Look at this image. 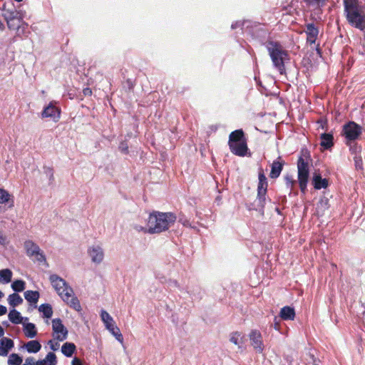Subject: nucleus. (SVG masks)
Here are the masks:
<instances>
[{"label": "nucleus", "mask_w": 365, "mask_h": 365, "mask_svg": "<svg viewBox=\"0 0 365 365\" xmlns=\"http://www.w3.org/2000/svg\"><path fill=\"white\" fill-rule=\"evenodd\" d=\"M176 220L177 216L173 212L153 211L148 217V232L155 234L166 231L174 225Z\"/></svg>", "instance_id": "f257e3e1"}, {"label": "nucleus", "mask_w": 365, "mask_h": 365, "mask_svg": "<svg viewBox=\"0 0 365 365\" xmlns=\"http://www.w3.org/2000/svg\"><path fill=\"white\" fill-rule=\"evenodd\" d=\"M49 279L53 287L65 302L78 312L81 310L79 300L73 295L72 288L68 285L63 279L58 277L57 274H51Z\"/></svg>", "instance_id": "f03ea898"}, {"label": "nucleus", "mask_w": 365, "mask_h": 365, "mask_svg": "<svg viewBox=\"0 0 365 365\" xmlns=\"http://www.w3.org/2000/svg\"><path fill=\"white\" fill-rule=\"evenodd\" d=\"M344 12L348 22L361 31L365 29V15L358 0H344Z\"/></svg>", "instance_id": "7ed1b4c3"}, {"label": "nucleus", "mask_w": 365, "mask_h": 365, "mask_svg": "<svg viewBox=\"0 0 365 365\" xmlns=\"http://www.w3.org/2000/svg\"><path fill=\"white\" fill-rule=\"evenodd\" d=\"M228 146L230 152L239 157L251 156L247 146V138L242 129H237L229 135Z\"/></svg>", "instance_id": "20e7f679"}, {"label": "nucleus", "mask_w": 365, "mask_h": 365, "mask_svg": "<svg viewBox=\"0 0 365 365\" xmlns=\"http://www.w3.org/2000/svg\"><path fill=\"white\" fill-rule=\"evenodd\" d=\"M269 54L272 59L274 66L280 74L286 73L285 63L289 61V56L287 51L278 42L269 41L267 45Z\"/></svg>", "instance_id": "39448f33"}, {"label": "nucleus", "mask_w": 365, "mask_h": 365, "mask_svg": "<svg viewBox=\"0 0 365 365\" xmlns=\"http://www.w3.org/2000/svg\"><path fill=\"white\" fill-rule=\"evenodd\" d=\"M304 158H309V153L306 150L302 152V155L297 160V178L300 190L302 193L307 191V185L309 176V162Z\"/></svg>", "instance_id": "423d86ee"}, {"label": "nucleus", "mask_w": 365, "mask_h": 365, "mask_svg": "<svg viewBox=\"0 0 365 365\" xmlns=\"http://www.w3.org/2000/svg\"><path fill=\"white\" fill-rule=\"evenodd\" d=\"M24 250L26 255L33 262L38 263V264H45L46 267L48 266L43 251L33 241L27 240L24 242Z\"/></svg>", "instance_id": "0eeeda50"}, {"label": "nucleus", "mask_w": 365, "mask_h": 365, "mask_svg": "<svg viewBox=\"0 0 365 365\" xmlns=\"http://www.w3.org/2000/svg\"><path fill=\"white\" fill-rule=\"evenodd\" d=\"M363 128L354 121H349L342 127V135L344 136L345 143L355 142L362 134Z\"/></svg>", "instance_id": "6e6552de"}, {"label": "nucleus", "mask_w": 365, "mask_h": 365, "mask_svg": "<svg viewBox=\"0 0 365 365\" xmlns=\"http://www.w3.org/2000/svg\"><path fill=\"white\" fill-rule=\"evenodd\" d=\"M4 16L11 30L18 31L23 25V14L21 11L8 10L4 13Z\"/></svg>", "instance_id": "1a4fd4ad"}, {"label": "nucleus", "mask_w": 365, "mask_h": 365, "mask_svg": "<svg viewBox=\"0 0 365 365\" xmlns=\"http://www.w3.org/2000/svg\"><path fill=\"white\" fill-rule=\"evenodd\" d=\"M258 179L259 182L257 185V200L259 201V205L264 208L266 200V195L267 192L268 183L262 168L259 169Z\"/></svg>", "instance_id": "9d476101"}, {"label": "nucleus", "mask_w": 365, "mask_h": 365, "mask_svg": "<svg viewBox=\"0 0 365 365\" xmlns=\"http://www.w3.org/2000/svg\"><path fill=\"white\" fill-rule=\"evenodd\" d=\"M53 336L58 341H63L68 336V330L59 318L52 320Z\"/></svg>", "instance_id": "9b49d317"}, {"label": "nucleus", "mask_w": 365, "mask_h": 365, "mask_svg": "<svg viewBox=\"0 0 365 365\" xmlns=\"http://www.w3.org/2000/svg\"><path fill=\"white\" fill-rule=\"evenodd\" d=\"M249 336L251 345L253 346L255 350L258 353H262L264 350V344L261 333L256 329L252 330Z\"/></svg>", "instance_id": "f8f14e48"}, {"label": "nucleus", "mask_w": 365, "mask_h": 365, "mask_svg": "<svg viewBox=\"0 0 365 365\" xmlns=\"http://www.w3.org/2000/svg\"><path fill=\"white\" fill-rule=\"evenodd\" d=\"M61 115V110L55 106L53 103H50L42 111V118H52L55 122H57Z\"/></svg>", "instance_id": "ddd939ff"}, {"label": "nucleus", "mask_w": 365, "mask_h": 365, "mask_svg": "<svg viewBox=\"0 0 365 365\" xmlns=\"http://www.w3.org/2000/svg\"><path fill=\"white\" fill-rule=\"evenodd\" d=\"M306 29L304 32L307 35V42L310 45L315 43L318 35H319V28L314 25L313 23L306 24Z\"/></svg>", "instance_id": "4468645a"}, {"label": "nucleus", "mask_w": 365, "mask_h": 365, "mask_svg": "<svg viewBox=\"0 0 365 365\" xmlns=\"http://www.w3.org/2000/svg\"><path fill=\"white\" fill-rule=\"evenodd\" d=\"M88 253L91 258L92 262L99 264L104 258V252L99 245L93 246L88 250Z\"/></svg>", "instance_id": "2eb2a0df"}, {"label": "nucleus", "mask_w": 365, "mask_h": 365, "mask_svg": "<svg viewBox=\"0 0 365 365\" xmlns=\"http://www.w3.org/2000/svg\"><path fill=\"white\" fill-rule=\"evenodd\" d=\"M284 165V161L280 157L277 160H274L271 165L269 177L272 179L277 178L281 174Z\"/></svg>", "instance_id": "dca6fc26"}, {"label": "nucleus", "mask_w": 365, "mask_h": 365, "mask_svg": "<svg viewBox=\"0 0 365 365\" xmlns=\"http://www.w3.org/2000/svg\"><path fill=\"white\" fill-rule=\"evenodd\" d=\"M320 145L325 150H329L334 146V136L331 133H322L320 135Z\"/></svg>", "instance_id": "f3484780"}, {"label": "nucleus", "mask_w": 365, "mask_h": 365, "mask_svg": "<svg viewBox=\"0 0 365 365\" xmlns=\"http://www.w3.org/2000/svg\"><path fill=\"white\" fill-rule=\"evenodd\" d=\"M29 320L24 317V336L28 338H34L37 334L36 326L33 323L26 322Z\"/></svg>", "instance_id": "a211bd4d"}, {"label": "nucleus", "mask_w": 365, "mask_h": 365, "mask_svg": "<svg viewBox=\"0 0 365 365\" xmlns=\"http://www.w3.org/2000/svg\"><path fill=\"white\" fill-rule=\"evenodd\" d=\"M279 317L283 320H293L295 317L294 309L289 306L282 307L279 312Z\"/></svg>", "instance_id": "6ab92c4d"}, {"label": "nucleus", "mask_w": 365, "mask_h": 365, "mask_svg": "<svg viewBox=\"0 0 365 365\" xmlns=\"http://www.w3.org/2000/svg\"><path fill=\"white\" fill-rule=\"evenodd\" d=\"M314 187L316 190L327 188L329 185L328 180L322 178L320 175H315L312 180Z\"/></svg>", "instance_id": "aec40b11"}, {"label": "nucleus", "mask_w": 365, "mask_h": 365, "mask_svg": "<svg viewBox=\"0 0 365 365\" xmlns=\"http://www.w3.org/2000/svg\"><path fill=\"white\" fill-rule=\"evenodd\" d=\"M24 298L31 303V306L36 308L39 299V293L37 291H26L24 292Z\"/></svg>", "instance_id": "412c9836"}, {"label": "nucleus", "mask_w": 365, "mask_h": 365, "mask_svg": "<svg viewBox=\"0 0 365 365\" xmlns=\"http://www.w3.org/2000/svg\"><path fill=\"white\" fill-rule=\"evenodd\" d=\"M41 348V345L37 340H31L27 343H24V349H26L29 353H37L40 351Z\"/></svg>", "instance_id": "4be33fe9"}, {"label": "nucleus", "mask_w": 365, "mask_h": 365, "mask_svg": "<svg viewBox=\"0 0 365 365\" xmlns=\"http://www.w3.org/2000/svg\"><path fill=\"white\" fill-rule=\"evenodd\" d=\"M76 349V346L73 343L66 342L61 347L62 353L67 357H71Z\"/></svg>", "instance_id": "5701e85b"}, {"label": "nucleus", "mask_w": 365, "mask_h": 365, "mask_svg": "<svg viewBox=\"0 0 365 365\" xmlns=\"http://www.w3.org/2000/svg\"><path fill=\"white\" fill-rule=\"evenodd\" d=\"M12 272L9 269L0 270V284H8L11 281Z\"/></svg>", "instance_id": "b1692460"}, {"label": "nucleus", "mask_w": 365, "mask_h": 365, "mask_svg": "<svg viewBox=\"0 0 365 365\" xmlns=\"http://www.w3.org/2000/svg\"><path fill=\"white\" fill-rule=\"evenodd\" d=\"M327 0H303L306 5L313 9H320L325 6Z\"/></svg>", "instance_id": "393cba45"}, {"label": "nucleus", "mask_w": 365, "mask_h": 365, "mask_svg": "<svg viewBox=\"0 0 365 365\" xmlns=\"http://www.w3.org/2000/svg\"><path fill=\"white\" fill-rule=\"evenodd\" d=\"M101 317L102 321L104 322L106 327L110 329V325H114L115 323L110 314L105 310H102L101 313Z\"/></svg>", "instance_id": "a878e982"}, {"label": "nucleus", "mask_w": 365, "mask_h": 365, "mask_svg": "<svg viewBox=\"0 0 365 365\" xmlns=\"http://www.w3.org/2000/svg\"><path fill=\"white\" fill-rule=\"evenodd\" d=\"M38 310L40 312L43 313V317L46 318H51L53 314L52 307L49 304H41Z\"/></svg>", "instance_id": "bb28decb"}, {"label": "nucleus", "mask_w": 365, "mask_h": 365, "mask_svg": "<svg viewBox=\"0 0 365 365\" xmlns=\"http://www.w3.org/2000/svg\"><path fill=\"white\" fill-rule=\"evenodd\" d=\"M230 341L240 347V345L243 344V337L240 332L235 331L231 334Z\"/></svg>", "instance_id": "cd10ccee"}, {"label": "nucleus", "mask_w": 365, "mask_h": 365, "mask_svg": "<svg viewBox=\"0 0 365 365\" xmlns=\"http://www.w3.org/2000/svg\"><path fill=\"white\" fill-rule=\"evenodd\" d=\"M9 320L14 324H20L22 321V317H21L20 312H17L16 309H12L10 311L9 314Z\"/></svg>", "instance_id": "c85d7f7f"}, {"label": "nucleus", "mask_w": 365, "mask_h": 365, "mask_svg": "<svg viewBox=\"0 0 365 365\" xmlns=\"http://www.w3.org/2000/svg\"><path fill=\"white\" fill-rule=\"evenodd\" d=\"M21 302L22 299L21 297L16 293L10 294L8 297V302L13 307L19 305L21 303Z\"/></svg>", "instance_id": "c756f323"}, {"label": "nucleus", "mask_w": 365, "mask_h": 365, "mask_svg": "<svg viewBox=\"0 0 365 365\" xmlns=\"http://www.w3.org/2000/svg\"><path fill=\"white\" fill-rule=\"evenodd\" d=\"M110 329L108 330L111 332V334L115 336L116 339L120 342L123 343V336L122 334L120 333V331L118 327L115 326V324L113 325H110Z\"/></svg>", "instance_id": "7c9ffc66"}, {"label": "nucleus", "mask_w": 365, "mask_h": 365, "mask_svg": "<svg viewBox=\"0 0 365 365\" xmlns=\"http://www.w3.org/2000/svg\"><path fill=\"white\" fill-rule=\"evenodd\" d=\"M305 361L307 365H319V359L314 357V354L307 353L305 355Z\"/></svg>", "instance_id": "2f4dec72"}, {"label": "nucleus", "mask_w": 365, "mask_h": 365, "mask_svg": "<svg viewBox=\"0 0 365 365\" xmlns=\"http://www.w3.org/2000/svg\"><path fill=\"white\" fill-rule=\"evenodd\" d=\"M284 180H285L286 186L288 188H289L290 192H292L293 190V187H294V185L297 183L296 180L293 178V176L291 175H287L284 177Z\"/></svg>", "instance_id": "473e14b6"}, {"label": "nucleus", "mask_w": 365, "mask_h": 365, "mask_svg": "<svg viewBox=\"0 0 365 365\" xmlns=\"http://www.w3.org/2000/svg\"><path fill=\"white\" fill-rule=\"evenodd\" d=\"M44 360L47 365H56L57 364L56 356L53 352L48 353Z\"/></svg>", "instance_id": "72a5a7b5"}, {"label": "nucleus", "mask_w": 365, "mask_h": 365, "mask_svg": "<svg viewBox=\"0 0 365 365\" xmlns=\"http://www.w3.org/2000/svg\"><path fill=\"white\" fill-rule=\"evenodd\" d=\"M21 362V359L16 354H11L8 360L9 365H19Z\"/></svg>", "instance_id": "f704fd0d"}, {"label": "nucleus", "mask_w": 365, "mask_h": 365, "mask_svg": "<svg viewBox=\"0 0 365 365\" xmlns=\"http://www.w3.org/2000/svg\"><path fill=\"white\" fill-rule=\"evenodd\" d=\"M1 346L9 351V349L13 346V341L10 339L3 338L1 340Z\"/></svg>", "instance_id": "c9c22d12"}, {"label": "nucleus", "mask_w": 365, "mask_h": 365, "mask_svg": "<svg viewBox=\"0 0 365 365\" xmlns=\"http://www.w3.org/2000/svg\"><path fill=\"white\" fill-rule=\"evenodd\" d=\"M346 145L349 146V150L351 153L356 154L357 153L361 152V147L358 145L357 143L355 142L350 143L349 144H346Z\"/></svg>", "instance_id": "e433bc0d"}, {"label": "nucleus", "mask_w": 365, "mask_h": 365, "mask_svg": "<svg viewBox=\"0 0 365 365\" xmlns=\"http://www.w3.org/2000/svg\"><path fill=\"white\" fill-rule=\"evenodd\" d=\"M11 287L15 292H21L23 290V281L16 280L11 284Z\"/></svg>", "instance_id": "4c0bfd02"}, {"label": "nucleus", "mask_w": 365, "mask_h": 365, "mask_svg": "<svg viewBox=\"0 0 365 365\" xmlns=\"http://www.w3.org/2000/svg\"><path fill=\"white\" fill-rule=\"evenodd\" d=\"M9 200V193L3 190L0 189V204L8 202Z\"/></svg>", "instance_id": "58836bf2"}, {"label": "nucleus", "mask_w": 365, "mask_h": 365, "mask_svg": "<svg viewBox=\"0 0 365 365\" xmlns=\"http://www.w3.org/2000/svg\"><path fill=\"white\" fill-rule=\"evenodd\" d=\"M45 173L49 177L50 180H53V170L49 167H44Z\"/></svg>", "instance_id": "ea45409f"}, {"label": "nucleus", "mask_w": 365, "mask_h": 365, "mask_svg": "<svg viewBox=\"0 0 365 365\" xmlns=\"http://www.w3.org/2000/svg\"><path fill=\"white\" fill-rule=\"evenodd\" d=\"M48 344L53 351H56L58 349L59 344L58 342H55L53 340H50L48 341Z\"/></svg>", "instance_id": "a19ab883"}, {"label": "nucleus", "mask_w": 365, "mask_h": 365, "mask_svg": "<svg viewBox=\"0 0 365 365\" xmlns=\"http://www.w3.org/2000/svg\"><path fill=\"white\" fill-rule=\"evenodd\" d=\"M119 149L124 153H127L128 152V147L127 144L124 142H122L120 144Z\"/></svg>", "instance_id": "79ce46f5"}, {"label": "nucleus", "mask_w": 365, "mask_h": 365, "mask_svg": "<svg viewBox=\"0 0 365 365\" xmlns=\"http://www.w3.org/2000/svg\"><path fill=\"white\" fill-rule=\"evenodd\" d=\"M83 93L85 96H91L92 95V90L91 88L87 87V88H85L83 90Z\"/></svg>", "instance_id": "37998d69"}, {"label": "nucleus", "mask_w": 365, "mask_h": 365, "mask_svg": "<svg viewBox=\"0 0 365 365\" xmlns=\"http://www.w3.org/2000/svg\"><path fill=\"white\" fill-rule=\"evenodd\" d=\"M26 365H35V360L32 357L27 358L26 360Z\"/></svg>", "instance_id": "c03bdc74"}, {"label": "nucleus", "mask_w": 365, "mask_h": 365, "mask_svg": "<svg viewBox=\"0 0 365 365\" xmlns=\"http://www.w3.org/2000/svg\"><path fill=\"white\" fill-rule=\"evenodd\" d=\"M71 364L72 365H82V362H81V361L78 358L75 357L72 360Z\"/></svg>", "instance_id": "a18cd8bd"}, {"label": "nucleus", "mask_w": 365, "mask_h": 365, "mask_svg": "<svg viewBox=\"0 0 365 365\" xmlns=\"http://www.w3.org/2000/svg\"><path fill=\"white\" fill-rule=\"evenodd\" d=\"M9 353V350L2 346L0 347V356H6Z\"/></svg>", "instance_id": "49530a36"}, {"label": "nucleus", "mask_w": 365, "mask_h": 365, "mask_svg": "<svg viewBox=\"0 0 365 365\" xmlns=\"http://www.w3.org/2000/svg\"><path fill=\"white\" fill-rule=\"evenodd\" d=\"M7 309L3 305H0V316L4 315L6 313Z\"/></svg>", "instance_id": "de8ad7c7"}, {"label": "nucleus", "mask_w": 365, "mask_h": 365, "mask_svg": "<svg viewBox=\"0 0 365 365\" xmlns=\"http://www.w3.org/2000/svg\"><path fill=\"white\" fill-rule=\"evenodd\" d=\"M5 240H6V238L4 236L2 232L0 230V245L4 243Z\"/></svg>", "instance_id": "09e8293b"}, {"label": "nucleus", "mask_w": 365, "mask_h": 365, "mask_svg": "<svg viewBox=\"0 0 365 365\" xmlns=\"http://www.w3.org/2000/svg\"><path fill=\"white\" fill-rule=\"evenodd\" d=\"M35 365H46V360H38L36 361Z\"/></svg>", "instance_id": "8fccbe9b"}, {"label": "nucleus", "mask_w": 365, "mask_h": 365, "mask_svg": "<svg viewBox=\"0 0 365 365\" xmlns=\"http://www.w3.org/2000/svg\"><path fill=\"white\" fill-rule=\"evenodd\" d=\"M291 9H292L291 7L289 9H288V7H284L283 10L286 11L287 14H291V13H292Z\"/></svg>", "instance_id": "3c124183"}, {"label": "nucleus", "mask_w": 365, "mask_h": 365, "mask_svg": "<svg viewBox=\"0 0 365 365\" xmlns=\"http://www.w3.org/2000/svg\"><path fill=\"white\" fill-rule=\"evenodd\" d=\"M4 334V329L2 328V327L0 325V337L2 336Z\"/></svg>", "instance_id": "603ef678"}, {"label": "nucleus", "mask_w": 365, "mask_h": 365, "mask_svg": "<svg viewBox=\"0 0 365 365\" xmlns=\"http://www.w3.org/2000/svg\"><path fill=\"white\" fill-rule=\"evenodd\" d=\"M274 327L275 329L279 330V324L278 322H275Z\"/></svg>", "instance_id": "864d4df0"}, {"label": "nucleus", "mask_w": 365, "mask_h": 365, "mask_svg": "<svg viewBox=\"0 0 365 365\" xmlns=\"http://www.w3.org/2000/svg\"><path fill=\"white\" fill-rule=\"evenodd\" d=\"M4 29V24L0 21V30H3Z\"/></svg>", "instance_id": "5fc2aeb1"}, {"label": "nucleus", "mask_w": 365, "mask_h": 365, "mask_svg": "<svg viewBox=\"0 0 365 365\" xmlns=\"http://www.w3.org/2000/svg\"><path fill=\"white\" fill-rule=\"evenodd\" d=\"M24 365H26V364H24Z\"/></svg>", "instance_id": "6e6d98bb"}]
</instances>
